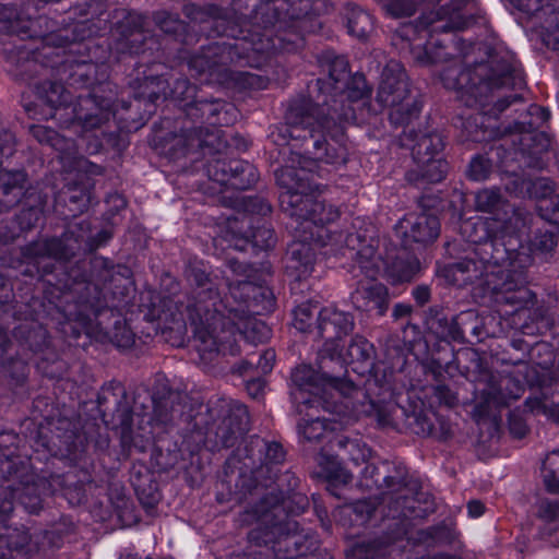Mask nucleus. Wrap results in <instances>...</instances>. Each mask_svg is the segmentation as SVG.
<instances>
[{
    "mask_svg": "<svg viewBox=\"0 0 559 559\" xmlns=\"http://www.w3.org/2000/svg\"><path fill=\"white\" fill-rule=\"evenodd\" d=\"M170 300L166 298H160L157 295L150 294V302L147 305L142 304L140 307L145 308L146 310L141 309L144 314V319L148 322H166L168 317L173 316V313H168L166 308Z\"/></svg>",
    "mask_w": 559,
    "mask_h": 559,
    "instance_id": "58",
    "label": "nucleus"
},
{
    "mask_svg": "<svg viewBox=\"0 0 559 559\" xmlns=\"http://www.w3.org/2000/svg\"><path fill=\"white\" fill-rule=\"evenodd\" d=\"M414 357L416 358V360L420 361L423 370H424V373L426 376H431L432 379L436 381V384L432 385V388H431L432 394H431L430 400L428 401V403H426V401H424L423 399H420V397L413 399L407 393V404L406 405H401L400 404V399H401L402 395H397L394 399L395 407L392 411V417L395 420L403 421L404 415L401 413L400 409L401 408H405V407L408 408L413 403L416 404V405H417V403H420V406H418V411H420L423 416L427 419L428 425L430 426V429H429V432H424V433L411 432V433L412 435H416V436H420V437H439L438 436L439 431L437 430V428L435 426V423H433V418L437 417L436 405L437 406H444L447 408H452L459 402L457 392L452 390L449 384L443 383L442 382V378H443L444 373L451 374L452 371L459 369V361L453 362V367L451 369H449V371L442 370L440 376H436L435 377L430 371H428L425 368V364L428 360V353L427 352H420L418 354V357L417 356H414Z\"/></svg>",
    "mask_w": 559,
    "mask_h": 559,
    "instance_id": "33",
    "label": "nucleus"
},
{
    "mask_svg": "<svg viewBox=\"0 0 559 559\" xmlns=\"http://www.w3.org/2000/svg\"><path fill=\"white\" fill-rule=\"evenodd\" d=\"M106 260L94 259L82 261L69 271L51 272L47 266L38 269L34 263H25L22 271L23 275L41 283L43 294L21 296V300H15V316L23 322L13 329V336L34 354H40L36 361L37 371L56 380L58 388L70 385L73 389L74 382L64 380L68 364L55 349L50 330L68 346L85 347L92 341L111 343L123 349L134 345L135 335L119 312L102 308L97 297L91 301L88 294L78 296L70 290L78 289V285L86 289V281L78 278L84 277L86 272L106 274Z\"/></svg>",
    "mask_w": 559,
    "mask_h": 559,
    "instance_id": "3",
    "label": "nucleus"
},
{
    "mask_svg": "<svg viewBox=\"0 0 559 559\" xmlns=\"http://www.w3.org/2000/svg\"><path fill=\"white\" fill-rule=\"evenodd\" d=\"M2 3V33L9 31L21 39L38 40L28 47L22 69L35 84L38 100L49 108V117L70 132L86 135L110 119L121 122L119 111L130 112L132 103L119 99L114 82L110 40L104 35L107 21L85 19L72 26L49 31L46 15L23 16Z\"/></svg>",
    "mask_w": 559,
    "mask_h": 559,
    "instance_id": "2",
    "label": "nucleus"
},
{
    "mask_svg": "<svg viewBox=\"0 0 559 559\" xmlns=\"http://www.w3.org/2000/svg\"><path fill=\"white\" fill-rule=\"evenodd\" d=\"M493 170V160L488 154L477 153L472 156L467 169L466 177L472 181L487 180Z\"/></svg>",
    "mask_w": 559,
    "mask_h": 559,
    "instance_id": "56",
    "label": "nucleus"
},
{
    "mask_svg": "<svg viewBox=\"0 0 559 559\" xmlns=\"http://www.w3.org/2000/svg\"><path fill=\"white\" fill-rule=\"evenodd\" d=\"M194 15H197L198 19L189 17L191 23H188L181 20L178 14H174L168 11H157L154 13V22L162 34H155L144 27L145 19L142 14L129 12L123 19L116 22L111 29L114 38L112 43L110 41L112 49L111 61L115 62L116 55V26L118 23L123 22L131 16H140L142 19L141 24L143 32L148 33L151 36L157 37L158 40H160L164 61L167 59L165 46L169 40L178 43L183 47H191L199 44L203 36L206 40L205 44L221 38L219 34H212L213 31L210 26V17H206V15H198V13H194Z\"/></svg>",
    "mask_w": 559,
    "mask_h": 559,
    "instance_id": "25",
    "label": "nucleus"
},
{
    "mask_svg": "<svg viewBox=\"0 0 559 559\" xmlns=\"http://www.w3.org/2000/svg\"><path fill=\"white\" fill-rule=\"evenodd\" d=\"M93 189L88 179L67 183L53 197V213L63 221L80 216L88 210Z\"/></svg>",
    "mask_w": 559,
    "mask_h": 559,
    "instance_id": "40",
    "label": "nucleus"
},
{
    "mask_svg": "<svg viewBox=\"0 0 559 559\" xmlns=\"http://www.w3.org/2000/svg\"><path fill=\"white\" fill-rule=\"evenodd\" d=\"M401 146L408 147L414 167L405 173V180L413 186L441 182L449 171L443 156L445 136L437 129H411L400 138Z\"/></svg>",
    "mask_w": 559,
    "mask_h": 559,
    "instance_id": "21",
    "label": "nucleus"
},
{
    "mask_svg": "<svg viewBox=\"0 0 559 559\" xmlns=\"http://www.w3.org/2000/svg\"><path fill=\"white\" fill-rule=\"evenodd\" d=\"M236 2L238 0H230L229 8H223L215 3H206L204 5H197V4H186L183 7V13L187 17L198 19L194 13H198V15H206V17H210V26L213 31L212 34H219L223 33L214 26V22L221 19L227 20L230 24L234 22L242 23L250 21L253 25L252 27L260 26L262 24L265 25H276L277 22H273L272 12L270 14L263 16L264 9H259V12L253 13L252 7L245 5L246 3H242V5H237Z\"/></svg>",
    "mask_w": 559,
    "mask_h": 559,
    "instance_id": "35",
    "label": "nucleus"
},
{
    "mask_svg": "<svg viewBox=\"0 0 559 559\" xmlns=\"http://www.w3.org/2000/svg\"><path fill=\"white\" fill-rule=\"evenodd\" d=\"M420 205L424 212L419 214H409L400 221L403 242L405 245L432 243L440 234V216H449L451 221L462 218V210L456 202L448 195L425 193L420 199Z\"/></svg>",
    "mask_w": 559,
    "mask_h": 559,
    "instance_id": "26",
    "label": "nucleus"
},
{
    "mask_svg": "<svg viewBox=\"0 0 559 559\" xmlns=\"http://www.w3.org/2000/svg\"><path fill=\"white\" fill-rule=\"evenodd\" d=\"M437 15L443 21L440 25L419 17L415 24H407L399 32L403 39L409 41L411 55L420 67L433 66L451 57L443 40L435 33L465 31L484 19L477 0H450L438 9Z\"/></svg>",
    "mask_w": 559,
    "mask_h": 559,
    "instance_id": "17",
    "label": "nucleus"
},
{
    "mask_svg": "<svg viewBox=\"0 0 559 559\" xmlns=\"http://www.w3.org/2000/svg\"><path fill=\"white\" fill-rule=\"evenodd\" d=\"M343 20L347 34L360 41H366L373 31L372 15L357 4L347 3L345 5Z\"/></svg>",
    "mask_w": 559,
    "mask_h": 559,
    "instance_id": "47",
    "label": "nucleus"
},
{
    "mask_svg": "<svg viewBox=\"0 0 559 559\" xmlns=\"http://www.w3.org/2000/svg\"><path fill=\"white\" fill-rule=\"evenodd\" d=\"M381 5L386 15L394 19L409 17L417 9L413 0H383Z\"/></svg>",
    "mask_w": 559,
    "mask_h": 559,
    "instance_id": "61",
    "label": "nucleus"
},
{
    "mask_svg": "<svg viewBox=\"0 0 559 559\" xmlns=\"http://www.w3.org/2000/svg\"><path fill=\"white\" fill-rule=\"evenodd\" d=\"M355 319L350 312L336 307H323L318 311L314 329L320 338L324 341L319 354V368L325 369L326 359L341 360L344 349V338L354 330Z\"/></svg>",
    "mask_w": 559,
    "mask_h": 559,
    "instance_id": "34",
    "label": "nucleus"
},
{
    "mask_svg": "<svg viewBox=\"0 0 559 559\" xmlns=\"http://www.w3.org/2000/svg\"><path fill=\"white\" fill-rule=\"evenodd\" d=\"M213 132H207L206 123L198 120L171 118L163 111L158 121L152 127L150 144L153 151L166 158L176 162L193 155V162L205 159L209 150L213 146Z\"/></svg>",
    "mask_w": 559,
    "mask_h": 559,
    "instance_id": "18",
    "label": "nucleus"
},
{
    "mask_svg": "<svg viewBox=\"0 0 559 559\" xmlns=\"http://www.w3.org/2000/svg\"><path fill=\"white\" fill-rule=\"evenodd\" d=\"M528 360L540 367L542 369H548L555 362V349L554 346L544 341L533 342L530 348Z\"/></svg>",
    "mask_w": 559,
    "mask_h": 559,
    "instance_id": "59",
    "label": "nucleus"
},
{
    "mask_svg": "<svg viewBox=\"0 0 559 559\" xmlns=\"http://www.w3.org/2000/svg\"><path fill=\"white\" fill-rule=\"evenodd\" d=\"M2 388L4 381L8 386L12 390L14 400H22L27 394V379L29 374V366L27 362L20 359H10L4 361L2 359ZM5 394L2 389V401Z\"/></svg>",
    "mask_w": 559,
    "mask_h": 559,
    "instance_id": "45",
    "label": "nucleus"
},
{
    "mask_svg": "<svg viewBox=\"0 0 559 559\" xmlns=\"http://www.w3.org/2000/svg\"><path fill=\"white\" fill-rule=\"evenodd\" d=\"M377 103L382 108H389L388 119L394 129L402 128L399 139L419 119L424 102L419 96H413L403 66L391 60L383 68L378 86Z\"/></svg>",
    "mask_w": 559,
    "mask_h": 559,
    "instance_id": "23",
    "label": "nucleus"
},
{
    "mask_svg": "<svg viewBox=\"0 0 559 559\" xmlns=\"http://www.w3.org/2000/svg\"><path fill=\"white\" fill-rule=\"evenodd\" d=\"M181 394L165 377H156L152 386V413L135 412L134 401L126 385L116 379L106 381L93 396L78 402L71 416L80 423L83 439L94 443L98 455L117 460V471L133 452L144 453L152 444V460L159 469L173 467L179 460L230 449L245 440L249 431V412L237 401H217L201 405L188 420V431L167 428L175 403Z\"/></svg>",
    "mask_w": 559,
    "mask_h": 559,
    "instance_id": "1",
    "label": "nucleus"
},
{
    "mask_svg": "<svg viewBox=\"0 0 559 559\" xmlns=\"http://www.w3.org/2000/svg\"><path fill=\"white\" fill-rule=\"evenodd\" d=\"M254 355L240 359L230 367L233 379L240 380L247 394L253 400H260L265 394L266 379L264 374L258 373L253 364Z\"/></svg>",
    "mask_w": 559,
    "mask_h": 559,
    "instance_id": "44",
    "label": "nucleus"
},
{
    "mask_svg": "<svg viewBox=\"0 0 559 559\" xmlns=\"http://www.w3.org/2000/svg\"><path fill=\"white\" fill-rule=\"evenodd\" d=\"M252 7V12L264 9L263 16L272 12L273 22L292 25L301 31L318 33L322 28L320 16L332 11L331 0H238L236 4Z\"/></svg>",
    "mask_w": 559,
    "mask_h": 559,
    "instance_id": "27",
    "label": "nucleus"
},
{
    "mask_svg": "<svg viewBox=\"0 0 559 559\" xmlns=\"http://www.w3.org/2000/svg\"><path fill=\"white\" fill-rule=\"evenodd\" d=\"M285 459L282 443L257 439L233 450L223 468L226 476L238 473L236 487L242 495L259 496L252 512L259 518H271L270 524L254 530L273 531L277 525L289 523L287 534H306L313 530L300 528L295 518L308 510L310 500L294 472H281Z\"/></svg>",
    "mask_w": 559,
    "mask_h": 559,
    "instance_id": "10",
    "label": "nucleus"
},
{
    "mask_svg": "<svg viewBox=\"0 0 559 559\" xmlns=\"http://www.w3.org/2000/svg\"><path fill=\"white\" fill-rule=\"evenodd\" d=\"M427 323L428 335L423 336L418 326L413 325L414 338L405 340V343L413 356L418 357L420 352L428 353L425 368L435 377L440 376L442 370L449 371L453 362L459 361L461 349L456 350L455 345H475L489 336L483 318L475 309H467L448 318L443 308L435 305L428 309Z\"/></svg>",
    "mask_w": 559,
    "mask_h": 559,
    "instance_id": "14",
    "label": "nucleus"
},
{
    "mask_svg": "<svg viewBox=\"0 0 559 559\" xmlns=\"http://www.w3.org/2000/svg\"><path fill=\"white\" fill-rule=\"evenodd\" d=\"M319 466L320 475L325 479L329 489L347 485L352 480V474L334 455H322Z\"/></svg>",
    "mask_w": 559,
    "mask_h": 559,
    "instance_id": "49",
    "label": "nucleus"
},
{
    "mask_svg": "<svg viewBox=\"0 0 559 559\" xmlns=\"http://www.w3.org/2000/svg\"><path fill=\"white\" fill-rule=\"evenodd\" d=\"M189 281L195 286L193 300L188 305V319L197 330L205 329L214 320L222 318L226 307L233 301L231 289L237 283L228 285V293L222 296L216 283L204 269L192 266L188 273Z\"/></svg>",
    "mask_w": 559,
    "mask_h": 559,
    "instance_id": "29",
    "label": "nucleus"
},
{
    "mask_svg": "<svg viewBox=\"0 0 559 559\" xmlns=\"http://www.w3.org/2000/svg\"><path fill=\"white\" fill-rule=\"evenodd\" d=\"M362 464L365 466L360 474L367 481L366 486H376L393 493L402 491L409 484L407 467L402 462L392 464L383 462L381 467L369 461Z\"/></svg>",
    "mask_w": 559,
    "mask_h": 559,
    "instance_id": "41",
    "label": "nucleus"
},
{
    "mask_svg": "<svg viewBox=\"0 0 559 559\" xmlns=\"http://www.w3.org/2000/svg\"><path fill=\"white\" fill-rule=\"evenodd\" d=\"M252 25L250 21L230 24L218 17L214 26L223 33L219 39L202 44L197 51L179 49L190 75L201 84L236 93L266 90L270 84L267 76L235 71L228 66L261 68L275 57L302 50L306 35L311 34L288 24Z\"/></svg>",
    "mask_w": 559,
    "mask_h": 559,
    "instance_id": "7",
    "label": "nucleus"
},
{
    "mask_svg": "<svg viewBox=\"0 0 559 559\" xmlns=\"http://www.w3.org/2000/svg\"><path fill=\"white\" fill-rule=\"evenodd\" d=\"M374 346L366 337L355 335L341 360L326 359L325 369H316L311 365L300 364L290 372L289 385L293 402L298 405L324 406L325 393L335 391L343 397L352 396L357 390L356 384L346 377L354 372L360 377L369 376L361 402V413L376 420L377 427L396 432H429L430 426L418 406L412 404L401 408L403 421L392 417L395 407L394 399L406 389L402 374L406 372L407 358L397 353L392 362L373 360Z\"/></svg>",
    "mask_w": 559,
    "mask_h": 559,
    "instance_id": "6",
    "label": "nucleus"
},
{
    "mask_svg": "<svg viewBox=\"0 0 559 559\" xmlns=\"http://www.w3.org/2000/svg\"><path fill=\"white\" fill-rule=\"evenodd\" d=\"M415 500L403 497V509L400 516L403 519L394 520L391 522L380 535L376 536L380 545L388 554L389 548L399 542L406 540L412 527L409 518H416L418 514L415 512Z\"/></svg>",
    "mask_w": 559,
    "mask_h": 559,
    "instance_id": "43",
    "label": "nucleus"
},
{
    "mask_svg": "<svg viewBox=\"0 0 559 559\" xmlns=\"http://www.w3.org/2000/svg\"><path fill=\"white\" fill-rule=\"evenodd\" d=\"M142 19L131 16L116 26L115 75H124L133 100L143 112L139 118L129 115L118 123L120 131L138 130L165 103V109L175 110L171 118L198 120L209 126L234 124L239 117L237 107L225 99L209 97L187 78L170 82V69L164 61L157 37L142 29Z\"/></svg>",
    "mask_w": 559,
    "mask_h": 559,
    "instance_id": "5",
    "label": "nucleus"
},
{
    "mask_svg": "<svg viewBox=\"0 0 559 559\" xmlns=\"http://www.w3.org/2000/svg\"><path fill=\"white\" fill-rule=\"evenodd\" d=\"M31 134L40 144H46L60 153V158L71 159V166L74 168L79 165V150L87 155H96L105 150L106 145H114L118 139L115 132H105L102 128L86 132V135H80L73 132L76 139H70L57 130L47 126H32Z\"/></svg>",
    "mask_w": 559,
    "mask_h": 559,
    "instance_id": "32",
    "label": "nucleus"
},
{
    "mask_svg": "<svg viewBox=\"0 0 559 559\" xmlns=\"http://www.w3.org/2000/svg\"><path fill=\"white\" fill-rule=\"evenodd\" d=\"M231 297L234 299L222 311V318L195 331L202 358L205 353L237 356L241 353L240 342L257 345L271 337V329L258 317L274 311L273 290L266 285L239 281L231 289Z\"/></svg>",
    "mask_w": 559,
    "mask_h": 559,
    "instance_id": "13",
    "label": "nucleus"
},
{
    "mask_svg": "<svg viewBox=\"0 0 559 559\" xmlns=\"http://www.w3.org/2000/svg\"><path fill=\"white\" fill-rule=\"evenodd\" d=\"M228 126L229 124H216V126L206 124L207 132H213V133L218 134L221 136L222 141L224 143H226L224 146H222V152L228 153L227 150L230 147L236 148L238 152H246L250 145L249 141L245 136L240 135L239 133L230 135V138L227 139L225 132L221 129V127H228Z\"/></svg>",
    "mask_w": 559,
    "mask_h": 559,
    "instance_id": "62",
    "label": "nucleus"
},
{
    "mask_svg": "<svg viewBox=\"0 0 559 559\" xmlns=\"http://www.w3.org/2000/svg\"><path fill=\"white\" fill-rule=\"evenodd\" d=\"M511 231L509 240V257L507 260V280L502 285H512L514 289H530L527 283V267L533 263L534 255L551 252L557 247V237L554 231L537 229L532 238L523 239L522 228Z\"/></svg>",
    "mask_w": 559,
    "mask_h": 559,
    "instance_id": "28",
    "label": "nucleus"
},
{
    "mask_svg": "<svg viewBox=\"0 0 559 559\" xmlns=\"http://www.w3.org/2000/svg\"><path fill=\"white\" fill-rule=\"evenodd\" d=\"M474 201L476 211L489 214L488 219L500 224L502 230L514 231L519 226H525L523 212L511 204L497 187L477 191Z\"/></svg>",
    "mask_w": 559,
    "mask_h": 559,
    "instance_id": "36",
    "label": "nucleus"
},
{
    "mask_svg": "<svg viewBox=\"0 0 559 559\" xmlns=\"http://www.w3.org/2000/svg\"><path fill=\"white\" fill-rule=\"evenodd\" d=\"M272 205L260 195H248L237 201L236 214L226 222L225 240L237 251L253 253L275 246L276 237L271 223Z\"/></svg>",
    "mask_w": 559,
    "mask_h": 559,
    "instance_id": "19",
    "label": "nucleus"
},
{
    "mask_svg": "<svg viewBox=\"0 0 559 559\" xmlns=\"http://www.w3.org/2000/svg\"><path fill=\"white\" fill-rule=\"evenodd\" d=\"M430 533L431 546H451L457 538L456 531L444 522L430 525Z\"/></svg>",
    "mask_w": 559,
    "mask_h": 559,
    "instance_id": "63",
    "label": "nucleus"
},
{
    "mask_svg": "<svg viewBox=\"0 0 559 559\" xmlns=\"http://www.w3.org/2000/svg\"><path fill=\"white\" fill-rule=\"evenodd\" d=\"M555 194V186L551 179L539 177L532 178L530 181V192L526 200H550Z\"/></svg>",
    "mask_w": 559,
    "mask_h": 559,
    "instance_id": "60",
    "label": "nucleus"
},
{
    "mask_svg": "<svg viewBox=\"0 0 559 559\" xmlns=\"http://www.w3.org/2000/svg\"><path fill=\"white\" fill-rule=\"evenodd\" d=\"M317 60L326 70L328 78L316 80L314 88L324 95L330 117L346 129L347 124L364 122L371 111L373 86L361 72L353 73L346 56L338 55L334 49L321 50Z\"/></svg>",
    "mask_w": 559,
    "mask_h": 559,
    "instance_id": "15",
    "label": "nucleus"
},
{
    "mask_svg": "<svg viewBox=\"0 0 559 559\" xmlns=\"http://www.w3.org/2000/svg\"><path fill=\"white\" fill-rule=\"evenodd\" d=\"M487 385H493L496 389H499L501 397L506 400V407H508L511 402L519 400L525 392L524 383L510 374L502 376L498 380L491 378Z\"/></svg>",
    "mask_w": 559,
    "mask_h": 559,
    "instance_id": "53",
    "label": "nucleus"
},
{
    "mask_svg": "<svg viewBox=\"0 0 559 559\" xmlns=\"http://www.w3.org/2000/svg\"><path fill=\"white\" fill-rule=\"evenodd\" d=\"M111 238V230L102 228L93 235L91 223L81 221L68 225L60 236L26 243L21 249V255L24 263H34L38 269L47 266L51 272H59L60 269L72 270L82 261L106 260L108 273H99V276H96L95 272H86L79 281H86L87 288L80 286L70 290L78 296L88 294L91 301L97 297V304L102 308L115 309V312H119L126 319V314L133 306L135 292L131 269L124 264H115L109 258L92 254L105 247Z\"/></svg>",
    "mask_w": 559,
    "mask_h": 559,
    "instance_id": "11",
    "label": "nucleus"
},
{
    "mask_svg": "<svg viewBox=\"0 0 559 559\" xmlns=\"http://www.w3.org/2000/svg\"><path fill=\"white\" fill-rule=\"evenodd\" d=\"M539 216L554 225L559 234V194H556L549 200L545 206H539Z\"/></svg>",
    "mask_w": 559,
    "mask_h": 559,
    "instance_id": "64",
    "label": "nucleus"
},
{
    "mask_svg": "<svg viewBox=\"0 0 559 559\" xmlns=\"http://www.w3.org/2000/svg\"><path fill=\"white\" fill-rule=\"evenodd\" d=\"M540 39L548 49L559 50V8L554 10L545 20L540 31Z\"/></svg>",
    "mask_w": 559,
    "mask_h": 559,
    "instance_id": "57",
    "label": "nucleus"
},
{
    "mask_svg": "<svg viewBox=\"0 0 559 559\" xmlns=\"http://www.w3.org/2000/svg\"><path fill=\"white\" fill-rule=\"evenodd\" d=\"M487 58L469 67L448 68L441 73L445 88L456 93L466 107L479 111L461 115V142L487 143L504 138L499 117L512 105L523 104L520 93L526 87L524 69L509 51L488 47Z\"/></svg>",
    "mask_w": 559,
    "mask_h": 559,
    "instance_id": "9",
    "label": "nucleus"
},
{
    "mask_svg": "<svg viewBox=\"0 0 559 559\" xmlns=\"http://www.w3.org/2000/svg\"><path fill=\"white\" fill-rule=\"evenodd\" d=\"M11 194L16 199L15 203L21 205L12 222L19 228V234L8 236L4 229H9V226L2 221V245L44 224L48 204V194L38 186L29 183L24 169L9 171L2 167V197L8 198Z\"/></svg>",
    "mask_w": 559,
    "mask_h": 559,
    "instance_id": "24",
    "label": "nucleus"
},
{
    "mask_svg": "<svg viewBox=\"0 0 559 559\" xmlns=\"http://www.w3.org/2000/svg\"><path fill=\"white\" fill-rule=\"evenodd\" d=\"M496 154L499 157L497 167L502 175L501 181L506 192L512 198L526 200L530 192L531 176L519 164L522 163L526 167L521 153L499 145L496 148Z\"/></svg>",
    "mask_w": 559,
    "mask_h": 559,
    "instance_id": "39",
    "label": "nucleus"
},
{
    "mask_svg": "<svg viewBox=\"0 0 559 559\" xmlns=\"http://www.w3.org/2000/svg\"><path fill=\"white\" fill-rule=\"evenodd\" d=\"M224 143L218 134H214L213 146L202 165L207 178L222 187L233 190H249L259 180L258 168L250 162L222 152Z\"/></svg>",
    "mask_w": 559,
    "mask_h": 559,
    "instance_id": "30",
    "label": "nucleus"
},
{
    "mask_svg": "<svg viewBox=\"0 0 559 559\" xmlns=\"http://www.w3.org/2000/svg\"><path fill=\"white\" fill-rule=\"evenodd\" d=\"M276 185L282 189L278 202L283 213L295 218V241L286 265L287 274L297 282L307 280L314 270L317 249L336 245L342 240L350 250L352 258L362 264L373 259L378 238L372 224L362 228L359 217L353 222L354 233L332 230L331 225L340 218L337 206L318 199L321 185L305 169L283 167L275 170Z\"/></svg>",
    "mask_w": 559,
    "mask_h": 559,
    "instance_id": "8",
    "label": "nucleus"
},
{
    "mask_svg": "<svg viewBox=\"0 0 559 559\" xmlns=\"http://www.w3.org/2000/svg\"><path fill=\"white\" fill-rule=\"evenodd\" d=\"M350 301L368 318H382L390 306L389 288L379 282L361 284L350 294Z\"/></svg>",
    "mask_w": 559,
    "mask_h": 559,
    "instance_id": "42",
    "label": "nucleus"
},
{
    "mask_svg": "<svg viewBox=\"0 0 559 559\" xmlns=\"http://www.w3.org/2000/svg\"><path fill=\"white\" fill-rule=\"evenodd\" d=\"M453 222L460 224L463 239L475 246L471 253L489 261L493 266H507L509 240L512 229H501L500 224L488 218L475 217Z\"/></svg>",
    "mask_w": 559,
    "mask_h": 559,
    "instance_id": "31",
    "label": "nucleus"
},
{
    "mask_svg": "<svg viewBox=\"0 0 559 559\" xmlns=\"http://www.w3.org/2000/svg\"><path fill=\"white\" fill-rule=\"evenodd\" d=\"M337 447L346 455L354 466L359 467L362 463L370 460L371 448L359 438L340 437L337 438Z\"/></svg>",
    "mask_w": 559,
    "mask_h": 559,
    "instance_id": "51",
    "label": "nucleus"
},
{
    "mask_svg": "<svg viewBox=\"0 0 559 559\" xmlns=\"http://www.w3.org/2000/svg\"><path fill=\"white\" fill-rule=\"evenodd\" d=\"M317 92V99L304 93L292 97L285 110V123L275 127L269 135L275 145L287 146L299 165L293 167L309 171L314 181H318L314 168L320 163L341 165L347 159L345 128L335 119L333 123L325 121L330 117L328 105L324 95Z\"/></svg>",
    "mask_w": 559,
    "mask_h": 559,
    "instance_id": "12",
    "label": "nucleus"
},
{
    "mask_svg": "<svg viewBox=\"0 0 559 559\" xmlns=\"http://www.w3.org/2000/svg\"><path fill=\"white\" fill-rule=\"evenodd\" d=\"M421 271V263L415 255H396L390 259L384 269L385 277L391 285L411 283Z\"/></svg>",
    "mask_w": 559,
    "mask_h": 559,
    "instance_id": "46",
    "label": "nucleus"
},
{
    "mask_svg": "<svg viewBox=\"0 0 559 559\" xmlns=\"http://www.w3.org/2000/svg\"><path fill=\"white\" fill-rule=\"evenodd\" d=\"M385 555L377 537L357 542L345 550L346 559H379Z\"/></svg>",
    "mask_w": 559,
    "mask_h": 559,
    "instance_id": "54",
    "label": "nucleus"
},
{
    "mask_svg": "<svg viewBox=\"0 0 559 559\" xmlns=\"http://www.w3.org/2000/svg\"><path fill=\"white\" fill-rule=\"evenodd\" d=\"M437 274L450 286L466 288L471 286L474 298L511 305L515 310H530L537 302L532 289H514L512 285H502L508 270L493 266L486 259L468 253L455 261L438 265Z\"/></svg>",
    "mask_w": 559,
    "mask_h": 559,
    "instance_id": "16",
    "label": "nucleus"
},
{
    "mask_svg": "<svg viewBox=\"0 0 559 559\" xmlns=\"http://www.w3.org/2000/svg\"><path fill=\"white\" fill-rule=\"evenodd\" d=\"M94 442L83 439V429L64 409L50 423L48 433L39 432L36 444L44 448L41 467L34 463V456L12 455L2 447V480H13L11 496L15 506L5 500L12 512L21 508L28 514L37 515L43 510L47 496L60 493L71 506L85 504L88 496L108 493L119 519L131 513V501L123 490L115 496L108 492L118 473L117 460L98 455ZM36 460L41 461L40 456Z\"/></svg>",
    "mask_w": 559,
    "mask_h": 559,
    "instance_id": "4",
    "label": "nucleus"
},
{
    "mask_svg": "<svg viewBox=\"0 0 559 559\" xmlns=\"http://www.w3.org/2000/svg\"><path fill=\"white\" fill-rule=\"evenodd\" d=\"M506 407V400L501 397L499 389L486 385L480 392L479 400L473 408V418L477 424L485 423L492 417V411Z\"/></svg>",
    "mask_w": 559,
    "mask_h": 559,
    "instance_id": "48",
    "label": "nucleus"
},
{
    "mask_svg": "<svg viewBox=\"0 0 559 559\" xmlns=\"http://www.w3.org/2000/svg\"><path fill=\"white\" fill-rule=\"evenodd\" d=\"M287 525H277L273 531L251 530L249 545L234 551L228 559H311L321 545L318 533L287 534Z\"/></svg>",
    "mask_w": 559,
    "mask_h": 559,
    "instance_id": "20",
    "label": "nucleus"
},
{
    "mask_svg": "<svg viewBox=\"0 0 559 559\" xmlns=\"http://www.w3.org/2000/svg\"><path fill=\"white\" fill-rule=\"evenodd\" d=\"M147 449H153V445L151 444ZM151 457V464L155 471H153L151 467H148L145 463L141 461H135L132 463L130 469H129V480L130 484L135 492V496L145 510L147 514H151L153 510L156 509L157 504L160 500V492H159V484L156 479L155 472L157 473H165L171 469L169 467L168 469H159ZM193 456L187 457L186 460L182 459L183 462L190 461ZM181 460H179L173 468L179 463Z\"/></svg>",
    "mask_w": 559,
    "mask_h": 559,
    "instance_id": "37",
    "label": "nucleus"
},
{
    "mask_svg": "<svg viewBox=\"0 0 559 559\" xmlns=\"http://www.w3.org/2000/svg\"><path fill=\"white\" fill-rule=\"evenodd\" d=\"M288 388L290 389V385L288 384ZM332 391H328L325 393V400L326 404L324 406L320 405L318 407L316 406H308V405H301L300 409L298 408V405H296L293 400H290L292 404L295 406L297 413L300 415L306 412L305 416L301 417V419L298 421L297 430L299 438H301L304 441L309 443H321L322 441L326 440V442L331 443L334 440V433L336 430H338L341 424L335 419H330L321 416H314L313 414H310L308 411H319V408H322L324 411L334 412V409H331V404L328 400V395H331ZM289 399H292V395L289 394ZM335 408V406L333 407Z\"/></svg>",
    "mask_w": 559,
    "mask_h": 559,
    "instance_id": "38",
    "label": "nucleus"
},
{
    "mask_svg": "<svg viewBox=\"0 0 559 559\" xmlns=\"http://www.w3.org/2000/svg\"><path fill=\"white\" fill-rule=\"evenodd\" d=\"M376 512V504L370 499L356 500L341 510V514L347 518L343 525L365 526Z\"/></svg>",
    "mask_w": 559,
    "mask_h": 559,
    "instance_id": "50",
    "label": "nucleus"
},
{
    "mask_svg": "<svg viewBox=\"0 0 559 559\" xmlns=\"http://www.w3.org/2000/svg\"><path fill=\"white\" fill-rule=\"evenodd\" d=\"M320 304L313 299H307L298 304L293 311L294 326L302 332H312L314 313L318 314Z\"/></svg>",
    "mask_w": 559,
    "mask_h": 559,
    "instance_id": "52",
    "label": "nucleus"
},
{
    "mask_svg": "<svg viewBox=\"0 0 559 559\" xmlns=\"http://www.w3.org/2000/svg\"><path fill=\"white\" fill-rule=\"evenodd\" d=\"M545 490L550 495H559V451L549 453L542 465Z\"/></svg>",
    "mask_w": 559,
    "mask_h": 559,
    "instance_id": "55",
    "label": "nucleus"
},
{
    "mask_svg": "<svg viewBox=\"0 0 559 559\" xmlns=\"http://www.w3.org/2000/svg\"><path fill=\"white\" fill-rule=\"evenodd\" d=\"M518 118L503 123L504 138L518 136V145L512 147L521 153L526 168L543 170L548 165L551 139L542 128L549 121L551 112L548 107L530 104L525 109H515Z\"/></svg>",
    "mask_w": 559,
    "mask_h": 559,
    "instance_id": "22",
    "label": "nucleus"
}]
</instances>
